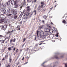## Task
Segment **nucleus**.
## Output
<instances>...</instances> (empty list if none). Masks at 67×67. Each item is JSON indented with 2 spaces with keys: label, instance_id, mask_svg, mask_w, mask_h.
<instances>
[{
  "label": "nucleus",
  "instance_id": "c9c22d12",
  "mask_svg": "<svg viewBox=\"0 0 67 67\" xmlns=\"http://www.w3.org/2000/svg\"><path fill=\"white\" fill-rule=\"evenodd\" d=\"M5 57H8V55H6Z\"/></svg>",
  "mask_w": 67,
  "mask_h": 67
},
{
  "label": "nucleus",
  "instance_id": "a211bd4d",
  "mask_svg": "<svg viewBox=\"0 0 67 67\" xmlns=\"http://www.w3.org/2000/svg\"><path fill=\"white\" fill-rule=\"evenodd\" d=\"M34 12H35V14H36V10H35L34 11Z\"/></svg>",
  "mask_w": 67,
  "mask_h": 67
},
{
  "label": "nucleus",
  "instance_id": "cd10ccee",
  "mask_svg": "<svg viewBox=\"0 0 67 67\" xmlns=\"http://www.w3.org/2000/svg\"><path fill=\"white\" fill-rule=\"evenodd\" d=\"M37 36H38V31H37Z\"/></svg>",
  "mask_w": 67,
  "mask_h": 67
},
{
  "label": "nucleus",
  "instance_id": "79ce46f5",
  "mask_svg": "<svg viewBox=\"0 0 67 67\" xmlns=\"http://www.w3.org/2000/svg\"><path fill=\"white\" fill-rule=\"evenodd\" d=\"M20 8L21 9L22 8V6H21L20 7Z\"/></svg>",
  "mask_w": 67,
  "mask_h": 67
},
{
  "label": "nucleus",
  "instance_id": "c03bdc74",
  "mask_svg": "<svg viewBox=\"0 0 67 67\" xmlns=\"http://www.w3.org/2000/svg\"><path fill=\"white\" fill-rule=\"evenodd\" d=\"M15 48H16L15 47L13 49V50L14 51H15Z\"/></svg>",
  "mask_w": 67,
  "mask_h": 67
},
{
  "label": "nucleus",
  "instance_id": "864d4df0",
  "mask_svg": "<svg viewBox=\"0 0 67 67\" xmlns=\"http://www.w3.org/2000/svg\"><path fill=\"white\" fill-rule=\"evenodd\" d=\"M4 41H3V42H2V43H4Z\"/></svg>",
  "mask_w": 67,
  "mask_h": 67
},
{
  "label": "nucleus",
  "instance_id": "58836bf2",
  "mask_svg": "<svg viewBox=\"0 0 67 67\" xmlns=\"http://www.w3.org/2000/svg\"><path fill=\"white\" fill-rule=\"evenodd\" d=\"M6 67H10V65H8L6 66Z\"/></svg>",
  "mask_w": 67,
  "mask_h": 67
},
{
  "label": "nucleus",
  "instance_id": "f257e3e1",
  "mask_svg": "<svg viewBox=\"0 0 67 67\" xmlns=\"http://www.w3.org/2000/svg\"><path fill=\"white\" fill-rule=\"evenodd\" d=\"M5 15L3 14H1L0 15V19H1V20H4L5 19Z\"/></svg>",
  "mask_w": 67,
  "mask_h": 67
},
{
  "label": "nucleus",
  "instance_id": "4be33fe9",
  "mask_svg": "<svg viewBox=\"0 0 67 67\" xmlns=\"http://www.w3.org/2000/svg\"><path fill=\"white\" fill-rule=\"evenodd\" d=\"M63 23H65V22H66V21H65V20H64L63 21Z\"/></svg>",
  "mask_w": 67,
  "mask_h": 67
},
{
  "label": "nucleus",
  "instance_id": "9b49d317",
  "mask_svg": "<svg viewBox=\"0 0 67 67\" xmlns=\"http://www.w3.org/2000/svg\"><path fill=\"white\" fill-rule=\"evenodd\" d=\"M47 27H49V28H51V26L50 24H47Z\"/></svg>",
  "mask_w": 67,
  "mask_h": 67
},
{
  "label": "nucleus",
  "instance_id": "a878e982",
  "mask_svg": "<svg viewBox=\"0 0 67 67\" xmlns=\"http://www.w3.org/2000/svg\"><path fill=\"white\" fill-rule=\"evenodd\" d=\"M2 20V22L0 21V24L1 23H2V22H3V21H4V20Z\"/></svg>",
  "mask_w": 67,
  "mask_h": 67
},
{
  "label": "nucleus",
  "instance_id": "69168bd1",
  "mask_svg": "<svg viewBox=\"0 0 67 67\" xmlns=\"http://www.w3.org/2000/svg\"><path fill=\"white\" fill-rule=\"evenodd\" d=\"M18 49H17V50H16V53H18Z\"/></svg>",
  "mask_w": 67,
  "mask_h": 67
},
{
  "label": "nucleus",
  "instance_id": "72a5a7b5",
  "mask_svg": "<svg viewBox=\"0 0 67 67\" xmlns=\"http://www.w3.org/2000/svg\"><path fill=\"white\" fill-rule=\"evenodd\" d=\"M14 32V30H13L11 32V33H13V32Z\"/></svg>",
  "mask_w": 67,
  "mask_h": 67
},
{
  "label": "nucleus",
  "instance_id": "dca6fc26",
  "mask_svg": "<svg viewBox=\"0 0 67 67\" xmlns=\"http://www.w3.org/2000/svg\"><path fill=\"white\" fill-rule=\"evenodd\" d=\"M47 28L46 27V28H45L44 29V32H45V31H47Z\"/></svg>",
  "mask_w": 67,
  "mask_h": 67
},
{
  "label": "nucleus",
  "instance_id": "473e14b6",
  "mask_svg": "<svg viewBox=\"0 0 67 67\" xmlns=\"http://www.w3.org/2000/svg\"><path fill=\"white\" fill-rule=\"evenodd\" d=\"M0 27H2V25H0Z\"/></svg>",
  "mask_w": 67,
  "mask_h": 67
},
{
  "label": "nucleus",
  "instance_id": "1a4fd4ad",
  "mask_svg": "<svg viewBox=\"0 0 67 67\" xmlns=\"http://www.w3.org/2000/svg\"><path fill=\"white\" fill-rule=\"evenodd\" d=\"M30 6H28L26 7L27 9V11H30V10H31V9L30 8Z\"/></svg>",
  "mask_w": 67,
  "mask_h": 67
},
{
  "label": "nucleus",
  "instance_id": "c85d7f7f",
  "mask_svg": "<svg viewBox=\"0 0 67 67\" xmlns=\"http://www.w3.org/2000/svg\"><path fill=\"white\" fill-rule=\"evenodd\" d=\"M65 67H67V63L65 64Z\"/></svg>",
  "mask_w": 67,
  "mask_h": 67
},
{
  "label": "nucleus",
  "instance_id": "6e6d98bb",
  "mask_svg": "<svg viewBox=\"0 0 67 67\" xmlns=\"http://www.w3.org/2000/svg\"><path fill=\"white\" fill-rule=\"evenodd\" d=\"M12 40H10V43H11V42H12Z\"/></svg>",
  "mask_w": 67,
  "mask_h": 67
},
{
  "label": "nucleus",
  "instance_id": "393cba45",
  "mask_svg": "<svg viewBox=\"0 0 67 67\" xmlns=\"http://www.w3.org/2000/svg\"><path fill=\"white\" fill-rule=\"evenodd\" d=\"M19 57H20V55H18L17 58V59H18L19 58Z\"/></svg>",
  "mask_w": 67,
  "mask_h": 67
},
{
  "label": "nucleus",
  "instance_id": "e2e57ef3",
  "mask_svg": "<svg viewBox=\"0 0 67 67\" xmlns=\"http://www.w3.org/2000/svg\"><path fill=\"white\" fill-rule=\"evenodd\" d=\"M41 28H42L43 27L42 26H41L40 27Z\"/></svg>",
  "mask_w": 67,
  "mask_h": 67
},
{
  "label": "nucleus",
  "instance_id": "4c0bfd02",
  "mask_svg": "<svg viewBox=\"0 0 67 67\" xmlns=\"http://www.w3.org/2000/svg\"><path fill=\"white\" fill-rule=\"evenodd\" d=\"M42 44H43V43H41L39 44V45H42Z\"/></svg>",
  "mask_w": 67,
  "mask_h": 67
},
{
  "label": "nucleus",
  "instance_id": "4468645a",
  "mask_svg": "<svg viewBox=\"0 0 67 67\" xmlns=\"http://www.w3.org/2000/svg\"><path fill=\"white\" fill-rule=\"evenodd\" d=\"M14 7L15 8H18V5L17 4L15 5Z\"/></svg>",
  "mask_w": 67,
  "mask_h": 67
},
{
  "label": "nucleus",
  "instance_id": "7ed1b4c3",
  "mask_svg": "<svg viewBox=\"0 0 67 67\" xmlns=\"http://www.w3.org/2000/svg\"><path fill=\"white\" fill-rule=\"evenodd\" d=\"M51 30H50L48 28H47V31H45V33L46 35H49V32L50 33L51 32L50 31Z\"/></svg>",
  "mask_w": 67,
  "mask_h": 67
},
{
  "label": "nucleus",
  "instance_id": "603ef678",
  "mask_svg": "<svg viewBox=\"0 0 67 67\" xmlns=\"http://www.w3.org/2000/svg\"><path fill=\"white\" fill-rule=\"evenodd\" d=\"M11 33V31H9L8 32V33Z\"/></svg>",
  "mask_w": 67,
  "mask_h": 67
},
{
  "label": "nucleus",
  "instance_id": "ea45409f",
  "mask_svg": "<svg viewBox=\"0 0 67 67\" xmlns=\"http://www.w3.org/2000/svg\"><path fill=\"white\" fill-rule=\"evenodd\" d=\"M34 2L35 3L36 2V0H34Z\"/></svg>",
  "mask_w": 67,
  "mask_h": 67
},
{
  "label": "nucleus",
  "instance_id": "052dcab7",
  "mask_svg": "<svg viewBox=\"0 0 67 67\" xmlns=\"http://www.w3.org/2000/svg\"><path fill=\"white\" fill-rule=\"evenodd\" d=\"M20 24H22V22H20Z\"/></svg>",
  "mask_w": 67,
  "mask_h": 67
},
{
  "label": "nucleus",
  "instance_id": "b1692460",
  "mask_svg": "<svg viewBox=\"0 0 67 67\" xmlns=\"http://www.w3.org/2000/svg\"><path fill=\"white\" fill-rule=\"evenodd\" d=\"M15 38H14V40H13V41L14 42H15Z\"/></svg>",
  "mask_w": 67,
  "mask_h": 67
},
{
  "label": "nucleus",
  "instance_id": "774afa93",
  "mask_svg": "<svg viewBox=\"0 0 67 67\" xmlns=\"http://www.w3.org/2000/svg\"><path fill=\"white\" fill-rule=\"evenodd\" d=\"M29 49V48H27V50H28Z\"/></svg>",
  "mask_w": 67,
  "mask_h": 67
},
{
  "label": "nucleus",
  "instance_id": "aec40b11",
  "mask_svg": "<svg viewBox=\"0 0 67 67\" xmlns=\"http://www.w3.org/2000/svg\"><path fill=\"white\" fill-rule=\"evenodd\" d=\"M43 18L44 19H46V16L44 15L43 16Z\"/></svg>",
  "mask_w": 67,
  "mask_h": 67
},
{
  "label": "nucleus",
  "instance_id": "5701e85b",
  "mask_svg": "<svg viewBox=\"0 0 67 67\" xmlns=\"http://www.w3.org/2000/svg\"><path fill=\"white\" fill-rule=\"evenodd\" d=\"M8 50L10 51H11V47H10L9 48H8Z\"/></svg>",
  "mask_w": 67,
  "mask_h": 67
},
{
  "label": "nucleus",
  "instance_id": "20e7f679",
  "mask_svg": "<svg viewBox=\"0 0 67 67\" xmlns=\"http://www.w3.org/2000/svg\"><path fill=\"white\" fill-rule=\"evenodd\" d=\"M12 12L13 14L14 15H16L17 14V13L18 12V10L16 9L14 10L13 9L12 10Z\"/></svg>",
  "mask_w": 67,
  "mask_h": 67
},
{
  "label": "nucleus",
  "instance_id": "423d86ee",
  "mask_svg": "<svg viewBox=\"0 0 67 67\" xmlns=\"http://www.w3.org/2000/svg\"><path fill=\"white\" fill-rule=\"evenodd\" d=\"M1 11L4 14H5L7 13V10H6L5 9H2L1 10Z\"/></svg>",
  "mask_w": 67,
  "mask_h": 67
},
{
  "label": "nucleus",
  "instance_id": "0e129e2a",
  "mask_svg": "<svg viewBox=\"0 0 67 67\" xmlns=\"http://www.w3.org/2000/svg\"><path fill=\"white\" fill-rule=\"evenodd\" d=\"M2 41H3V40H0V42H1Z\"/></svg>",
  "mask_w": 67,
  "mask_h": 67
},
{
  "label": "nucleus",
  "instance_id": "f03ea898",
  "mask_svg": "<svg viewBox=\"0 0 67 67\" xmlns=\"http://www.w3.org/2000/svg\"><path fill=\"white\" fill-rule=\"evenodd\" d=\"M19 2L18 0H15V1L14 0H12L11 1V4L12 5H15L16 4L17 2Z\"/></svg>",
  "mask_w": 67,
  "mask_h": 67
},
{
  "label": "nucleus",
  "instance_id": "2f4dec72",
  "mask_svg": "<svg viewBox=\"0 0 67 67\" xmlns=\"http://www.w3.org/2000/svg\"><path fill=\"white\" fill-rule=\"evenodd\" d=\"M25 40H26L25 38H24V41H23V42H24V41H25Z\"/></svg>",
  "mask_w": 67,
  "mask_h": 67
},
{
  "label": "nucleus",
  "instance_id": "5fc2aeb1",
  "mask_svg": "<svg viewBox=\"0 0 67 67\" xmlns=\"http://www.w3.org/2000/svg\"><path fill=\"white\" fill-rule=\"evenodd\" d=\"M9 60H10V62H11V60L10 59H9Z\"/></svg>",
  "mask_w": 67,
  "mask_h": 67
},
{
  "label": "nucleus",
  "instance_id": "2eb2a0df",
  "mask_svg": "<svg viewBox=\"0 0 67 67\" xmlns=\"http://www.w3.org/2000/svg\"><path fill=\"white\" fill-rule=\"evenodd\" d=\"M40 9H41V7H40V6H39L38 7V8L37 9V10L38 11H39V10H40Z\"/></svg>",
  "mask_w": 67,
  "mask_h": 67
},
{
  "label": "nucleus",
  "instance_id": "ddd939ff",
  "mask_svg": "<svg viewBox=\"0 0 67 67\" xmlns=\"http://www.w3.org/2000/svg\"><path fill=\"white\" fill-rule=\"evenodd\" d=\"M10 9H8L7 10V13H10Z\"/></svg>",
  "mask_w": 67,
  "mask_h": 67
},
{
  "label": "nucleus",
  "instance_id": "a19ab883",
  "mask_svg": "<svg viewBox=\"0 0 67 67\" xmlns=\"http://www.w3.org/2000/svg\"><path fill=\"white\" fill-rule=\"evenodd\" d=\"M26 19H27V17H25V18H24V19H25V20H26Z\"/></svg>",
  "mask_w": 67,
  "mask_h": 67
},
{
  "label": "nucleus",
  "instance_id": "de8ad7c7",
  "mask_svg": "<svg viewBox=\"0 0 67 67\" xmlns=\"http://www.w3.org/2000/svg\"><path fill=\"white\" fill-rule=\"evenodd\" d=\"M51 24H52V25H53V23H52V22H51Z\"/></svg>",
  "mask_w": 67,
  "mask_h": 67
},
{
  "label": "nucleus",
  "instance_id": "13d9d810",
  "mask_svg": "<svg viewBox=\"0 0 67 67\" xmlns=\"http://www.w3.org/2000/svg\"><path fill=\"white\" fill-rule=\"evenodd\" d=\"M45 63V62H44L43 63H42V65H43V64H44V63Z\"/></svg>",
  "mask_w": 67,
  "mask_h": 67
},
{
  "label": "nucleus",
  "instance_id": "6ab92c4d",
  "mask_svg": "<svg viewBox=\"0 0 67 67\" xmlns=\"http://www.w3.org/2000/svg\"><path fill=\"white\" fill-rule=\"evenodd\" d=\"M41 4L43 5V4H44V2H41Z\"/></svg>",
  "mask_w": 67,
  "mask_h": 67
},
{
  "label": "nucleus",
  "instance_id": "3c124183",
  "mask_svg": "<svg viewBox=\"0 0 67 67\" xmlns=\"http://www.w3.org/2000/svg\"><path fill=\"white\" fill-rule=\"evenodd\" d=\"M42 22L43 23H44V20H42Z\"/></svg>",
  "mask_w": 67,
  "mask_h": 67
},
{
  "label": "nucleus",
  "instance_id": "4d7b16f0",
  "mask_svg": "<svg viewBox=\"0 0 67 67\" xmlns=\"http://www.w3.org/2000/svg\"><path fill=\"white\" fill-rule=\"evenodd\" d=\"M29 14H28L27 15V14H26V15H27V16H28V15H29Z\"/></svg>",
  "mask_w": 67,
  "mask_h": 67
},
{
  "label": "nucleus",
  "instance_id": "f8f14e48",
  "mask_svg": "<svg viewBox=\"0 0 67 67\" xmlns=\"http://www.w3.org/2000/svg\"><path fill=\"white\" fill-rule=\"evenodd\" d=\"M22 4H23V5H24V4H26V3H25V0H24V1L23 2Z\"/></svg>",
  "mask_w": 67,
  "mask_h": 67
},
{
  "label": "nucleus",
  "instance_id": "39448f33",
  "mask_svg": "<svg viewBox=\"0 0 67 67\" xmlns=\"http://www.w3.org/2000/svg\"><path fill=\"white\" fill-rule=\"evenodd\" d=\"M0 8L1 9H5L6 8V5L3 4L0 6Z\"/></svg>",
  "mask_w": 67,
  "mask_h": 67
},
{
  "label": "nucleus",
  "instance_id": "7c9ffc66",
  "mask_svg": "<svg viewBox=\"0 0 67 67\" xmlns=\"http://www.w3.org/2000/svg\"><path fill=\"white\" fill-rule=\"evenodd\" d=\"M58 34H59L58 33H57V35H56L57 37H58Z\"/></svg>",
  "mask_w": 67,
  "mask_h": 67
},
{
  "label": "nucleus",
  "instance_id": "09e8293b",
  "mask_svg": "<svg viewBox=\"0 0 67 67\" xmlns=\"http://www.w3.org/2000/svg\"><path fill=\"white\" fill-rule=\"evenodd\" d=\"M43 5H41V8H42V7H43Z\"/></svg>",
  "mask_w": 67,
  "mask_h": 67
},
{
  "label": "nucleus",
  "instance_id": "c756f323",
  "mask_svg": "<svg viewBox=\"0 0 67 67\" xmlns=\"http://www.w3.org/2000/svg\"><path fill=\"white\" fill-rule=\"evenodd\" d=\"M0 37H3V36L2 35H0Z\"/></svg>",
  "mask_w": 67,
  "mask_h": 67
},
{
  "label": "nucleus",
  "instance_id": "8fccbe9b",
  "mask_svg": "<svg viewBox=\"0 0 67 67\" xmlns=\"http://www.w3.org/2000/svg\"><path fill=\"white\" fill-rule=\"evenodd\" d=\"M53 7H52L51 8H50V9H49V10H51V9H52L53 8Z\"/></svg>",
  "mask_w": 67,
  "mask_h": 67
},
{
  "label": "nucleus",
  "instance_id": "a18cd8bd",
  "mask_svg": "<svg viewBox=\"0 0 67 67\" xmlns=\"http://www.w3.org/2000/svg\"><path fill=\"white\" fill-rule=\"evenodd\" d=\"M1 0H0V5H1Z\"/></svg>",
  "mask_w": 67,
  "mask_h": 67
},
{
  "label": "nucleus",
  "instance_id": "bb28decb",
  "mask_svg": "<svg viewBox=\"0 0 67 67\" xmlns=\"http://www.w3.org/2000/svg\"><path fill=\"white\" fill-rule=\"evenodd\" d=\"M16 18H17V16H14V19H16Z\"/></svg>",
  "mask_w": 67,
  "mask_h": 67
},
{
  "label": "nucleus",
  "instance_id": "37998d69",
  "mask_svg": "<svg viewBox=\"0 0 67 67\" xmlns=\"http://www.w3.org/2000/svg\"><path fill=\"white\" fill-rule=\"evenodd\" d=\"M54 31H57V30H56V29H54Z\"/></svg>",
  "mask_w": 67,
  "mask_h": 67
},
{
  "label": "nucleus",
  "instance_id": "9d476101",
  "mask_svg": "<svg viewBox=\"0 0 67 67\" xmlns=\"http://www.w3.org/2000/svg\"><path fill=\"white\" fill-rule=\"evenodd\" d=\"M44 35L42 36V38H45L46 37V36H47V35H45V33L44 35Z\"/></svg>",
  "mask_w": 67,
  "mask_h": 67
},
{
  "label": "nucleus",
  "instance_id": "bf43d9fd",
  "mask_svg": "<svg viewBox=\"0 0 67 67\" xmlns=\"http://www.w3.org/2000/svg\"><path fill=\"white\" fill-rule=\"evenodd\" d=\"M44 42V41H41V42Z\"/></svg>",
  "mask_w": 67,
  "mask_h": 67
},
{
  "label": "nucleus",
  "instance_id": "f3484780",
  "mask_svg": "<svg viewBox=\"0 0 67 67\" xmlns=\"http://www.w3.org/2000/svg\"><path fill=\"white\" fill-rule=\"evenodd\" d=\"M10 3V1H8V2H7V4H9Z\"/></svg>",
  "mask_w": 67,
  "mask_h": 67
},
{
  "label": "nucleus",
  "instance_id": "338daca9",
  "mask_svg": "<svg viewBox=\"0 0 67 67\" xmlns=\"http://www.w3.org/2000/svg\"><path fill=\"white\" fill-rule=\"evenodd\" d=\"M29 0H27V2H29Z\"/></svg>",
  "mask_w": 67,
  "mask_h": 67
},
{
  "label": "nucleus",
  "instance_id": "6e6552de",
  "mask_svg": "<svg viewBox=\"0 0 67 67\" xmlns=\"http://www.w3.org/2000/svg\"><path fill=\"white\" fill-rule=\"evenodd\" d=\"M2 29L3 30H5L7 29V26H4L2 25Z\"/></svg>",
  "mask_w": 67,
  "mask_h": 67
},
{
  "label": "nucleus",
  "instance_id": "680f3d73",
  "mask_svg": "<svg viewBox=\"0 0 67 67\" xmlns=\"http://www.w3.org/2000/svg\"><path fill=\"white\" fill-rule=\"evenodd\" d=\"M2 60H4V58H3V59H2Z\"/></svg>",
  "mask_w": 67,
  "mask_h": 67
},
{
  "label": "nucleus",
  "instance_id": "e433bc0d",
  "mask_svg": "<svg viewBox=\"0 0 67 67\" xmlns=\"http://www.w3.org/2000/svg\"><path fill=\"white\" fill-rule=\"evenodd\" d=\"M24 59V57H23L22 59V60H23Z\"/></svg>",
  "mask_w": 67,
  "mask_h": 67
},
{
  "label": "nucleus",
  "instance_id": "49530a36",
  "mask_svg": "<svg viewBox=\"0 0 67 67\" xmlns=\"http://www.w3.org/2000/svg\"><path fill=\"white\" fill-rule=\"evenodd\" d=\"M18 30H19V31H20V28H19L18 29Z\"/></svg>",
  "mask_w": 67,
  "mask_h": 67
},
{
  "label": "nucleus",
  "instance_id": "0eeeda50",
  "mask_svg": "<svg viewBox=\"0 0 67 67\" xmlns=\"http://www.w3.org/2000/svg\"><path fill=\"white\" fill-rule=\"evenodd\" d=\"M40 35L41 36V35H45V33H44V32L43 31L41 30L40 31Z\"/></svg>",
  "mask_w": 67,
  "mask_h": 67
},
{
  "label": "nucleus",
  "instance_id": "f704fd0d",
  "mask_svg": "<svg viewBox=\"0 0 67 67\" xmlns=\"http://www.w3.org/2000/svg\"><path fill=\"white\" fill-rule=\"evenodd\" d=\"M25 43H24L22 45V47H23V46H24V45H25Z\"/></svg>",
  "mask_w": 67,
  "mask_h": 67
},
{
  "label": "nucleus",
  "instance_id": "412c9836",
  "mask_svg": "<svg viewBox=\"0 0 67 67\" xmlns=\"http://www.w3.org/2000/svg\"><path fill=\"white\" fill-rule=\"evenodd\" d=\"M46 10V9L45 8H44L42 10V11L43 12H44V11H45Z\"/></svg>",
  "mask_w": 67,
  "mask_h": 67
}]
</instances>
